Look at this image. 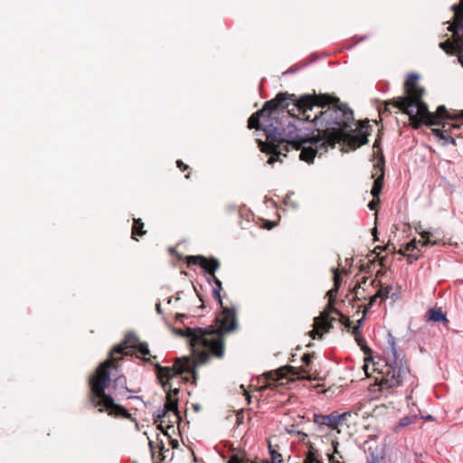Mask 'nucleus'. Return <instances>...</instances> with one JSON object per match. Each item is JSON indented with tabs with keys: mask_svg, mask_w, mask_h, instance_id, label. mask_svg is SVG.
<instances>
[{
	"mask_svg": "<svg viewBox=\"0 0 463 463\" xmlns=\"http://www.w3.org/2000/svg\"><path fill=\"white\" fill-rule=\"evenodd\" d=\"M336 445H337V443H335V444L334 445L335 452H337V450H336Z\"/></svg>",
	"mask_w": 463,
	"mask_h": 463,
	"instance_id": "obj_41",
	"label": "nucleus"
},
{
	"mask_svg": "<svg viewBox=\"0 0 463 463\" xmlns=\"http://www.w3.org/2000/svg\"><path fill=\"white\" fill-rule=\"evenodd\" d=\"M374 167H377L376 171L380 172V175L374 179L371 194L373 196V198H378L383 189L384 172L383 166L380 165L379 164L374 165Z\"/></svg>",
	"mask_w": 463,
	"mask_h": 463,
	"instance_id": "obj_19",
	"label": "nucleus"
},
{
	"mask_svg": "<svg viewBox=\"0 0 463 463\" xmlns=\"http://www.w3.org/2000/svg\"><path fill=\"white\" fill-rule=\"evenodd\" d=\"M175 317H176V320L179 321L182 318L186 317V315H184V314H177Z\"/></svg>",
	"mask_w": 463,
	"mask_h": 463,
	"instance_id": "obj_37",
	"label": "nucleus"
},
{
	"mask_svg": "<svg viewBox=\"0 0 463 463\" xmlns=\"http://www.w3.org/2000/svg\"><path fill=\"white\" fill-rule=\"evenodd\" d=\"M327 317L328 315L325 314V316L321 317L315 318L316 328L310 332V336L313 339L317 338V335H318L319 338L321 337L322 335L320 334L319 330L327 331L330 327L331 325L327 320Z\"/></svg>",
	"mask_w": 463,
	"mask_h": 463,
	"instance_id": "obj_18",
	"label": "nucleus"
},
{
	"mask_svg": "<svg viewBox=\"0 0 463 463\" xmlns=\"http://www.w3.org/2000/svg\"><path fill=\"white\" fill-rule=\"evenodd\" d=\"M228 463H249V460L248 459H245L243 458H241L240 456L238 455H232Z\"/></svg>",
	"mask_w": 463,
	"mask_h": 463,
	"instance_id": "obj_28",
	"label": "nucleus"
},
{
	"mask_svg": "<svg viewBox=\"0 0 463 463\" xmlns=\"http://www.w3.org/2000/svg\"><path fill=\"white\" fill-rule=\"evenodd\" d=\"M314 423L320 428L322 427H328L332 430L336 429L338 427L337 425V420L335 418V412L330 413V414H314Z\"/></svg>",
	"mask_w": 463,
	"mask_h": 463,
	"instance_id": "obj_14",
	"label": "nucleus"
},
{
	"mask_svg": "<svg viewBox=\"0 0 463 463\" xmlns=\"http://www.w3.org/2000/svg\"><path fill=\"white\" fill-rule=\"evenodd\" d=\"M418 249V242L417 241L414 239L412 241H411L410 242H408L406 245H405V248H404V250L405 251H410V252H414L415 250Z\"/></svg>",
	"mask_w": 463,
	"mask_h": 463,
	"instance_id": "obj_27",
	"label": "nucleus"
},
{
	"mask_svg": "<svg viewBox=\"0 0 463 463\" xmlns=\"http://www.w3.org/2000/svg\"><path fill=\"white\" fill-rule=\"evenodd\" d=\"M421 418H423V416H421ZM424 419H425L426 420H428V421H431V420H433V417H432L431 415H428V416L424 417Z\"/></svg>",
	"mask_w": 463,
	"mask_h": 463,
	"instance_id": "obj_38",
	"label": "nucleus"
},
{
	"mask_svg": "<svg viewBox=\"0 0 463 463\" xmlns=\"http://www.w3.org/2000/svg\"><path fill=\"white\" fill-rule=\"evenodd\" d=\"M149 360H150V358H144L145 362H148Z\"/></svg>",
	"mask_w": 463,
	"mask_h": 463,
	"instance_id": "obj_44",
	"label": "nucleus"
},
{
	"mask_svg": "<svg viewBox=\"0 0 463 463\" xmlns=\"http://www.w3.org/2000/svg\"><path fill=\"white\" fill-rule=\"evenodd\" d=\"M176 165L178 168H180L182 171H184L188 168V165H184L181 160L176 161Z\"/></svg>",
	"mask_w": 463,
	"mask_h": 463,
	"instance_id": "obj_34",
	"label": "nucleus"
},
{
	"mask_svg": "<svg viewBox=\"0 0 463 463\" xmlns=\"http://www.w3.org/2000/svg\"><path fill=\"white\" fill-rule=\"evenodd\" d=\"M352 417L351 411H345L341 414L335 412V418L337 420V425L343 424L348 420V419Z\"/></svg>",
	"mask_w": 463,
	"mask_h": 463,
	"instance_id": "obj_25",
	"label": "nucleus"
},
{
	"mask_svg": "<svg viewBox=\"0 0 463 463\" xmlns=\"http://www.w3.org/2000/svg\"><path fill=\"white\" fill-rule=\"evenodd\" d=\"M450 9L454 12L453 23L448 26L454 40L441 42L439 47L448 54L457 53L458 61L463 67V6L460 3L454 4Z\"/></svg>",
	"mask_w": 463,
	"mask_h": 463,
	"instance_id": "obj_8",
	"label": "nucleus"
},
{
	"mask_svg": "<svg viewBox=\"0 0 463 463\" xmlns=\"http://www.w3.org/2000/svg\"><path fill=\"white\" fill-rule=\"evenodd\" d=\"M333 271H334V288H331L328 292H327V295L329 296L330 299L333 298V297L337 293L339 288H340V285H341V276L339 274V272L337 271V269H333Z\"/></svg>",
	"mask_w": 463,
	"mask_h": 463,
	"instance_id": "obj_20",
	"label": "nucleus"
},
{
	"mask_svg": "<svg viewBox=\"0 0 463 463\" xmlns=\"http://www.w3.org/2000/svg\"><path fill=\"white\" fill-rule=\"evenodd\" d=\"M318 457H320L319 452L317 449H315L312 445L309 446L303 463H316L317 461Z\"/></svg>",
	"mask_w": 463,
	"mask_h": 463,
	"instance_id": "obj_21",
	"label": "nucleus"
},
{
	"mask_svg": "<svg viewBox=\"0 0 463 463\" xmlns=\"http://www.w3.org/2000/svg\"><path fill=\"white\" fill-rule=\"evenodd\" d=\"M430 116L432 118L428 117L425 114H418L415 118H420L429 125L431 126H438L440 124L441 119H457V118H462L463 119V110H460L455 114H450L445 106L440 105L437 108V110L435 113L430 112Z\"/></svg>",
	"mask_w": 463,
	"mask_h": 463,
	"instance_id": "obj_13",
	"label": "nucleus"
},
{
	"mask_svg": "<svg viewBox=\"0 0 463 463\" xmlns=\"http://www.w3.org/2000/svg\"><path fill=\"white\" fill-rule=\"evenodd\" d=\"M187 264H194L198 265L204 269L206 273H208L212 279L213 280L215 287L213 289V294L214 298L222 305V298H221V290H222V282L215 276V271L220 267V262L215 258L207 259L204 256L197 255V256H188L187 257Z\"/></svg>",
	"mask_w": 463,
	"mask_h": 463,
	"instance_id": "obj_10",
	"label": "nucleus"
},
{
	"mask_svg": "<svg viewBox=\"0 0 463 463\" xmlns=\"http://www.w3.org/2000/svg\"><path fill=\"white\" fill-rule=\"evenodd\" d=\"M366 463H380V458L377 455L372 454L367 458Z\"/></svg>",
	"mask_w": 463,
	"mask_h": 463,
	"instance_id": "obj_32",
	"label": "nucleus"
},
{
	"mask_svg": "<svg viewBox=\"0 0 463 463\" xmlns=\"http://www.w3.org/2000/svg\"><path fill=\"white\" fill-rule=\"evenodd\" d=\"M175 335L186 337L195 357V361L189 359L195 369V365L203 364L208 361L210 356L218 358L223 356V345L222 339L212 327L211 330L201 327L174 328Z\"/></svg>",
	"mask_w": 463,
	"mask_h": 463,
	"instance_id": "obj_4",
	"label": "nucleus"
},
{
	"mask_svg": "<svg viewBox=\"0 0 463 463\" xmlns=\"http://www.w3.org/2000/svg\"><path fill=\"white\" fill-rule=\"evenodd\" d=\"M180 420H175V418L169 417L166 418V422L164 423V428L165 427L167 430L174 428V424L179 422Z\"/></svg>",
	"mask_w": 463,
	"mask_h": 463,
	"instance_id": "obj_29",
	"label": "nucleus"
},
{
	"mask_svg": "<svg viewBox=\"0 0 463 463\" xmlns=\"http://www.w3.org/2000/svg\"><path fill=\"white\" fill-rule=\"evenodd\" d=\"M419 76L415 73H411L407 76L404 83L406 97H400L392 101H389L387 105L392 104L400 110L409 115L411 118H415L418 114H425L432 118L429 113L428 106L421 100L424 94V90L417 83Z\"/></svg>",
	"mask_w": 463,
	"mask_h": 463,
	"instance_id": "obj_6",
	"label": "nucleus"
},
{
	"mask_svg": "<svg viewBox=\"0 0 463 463\" xmlns=\"http://www.w3.org/2000/svg\"><path fill=\"white\" fill-rule=\"evenodd\" d=\"M391 353L387 359H379L373 363L375 370L382 375L378 383L381 391L401 386L410 374L406 362L397 354L393 339L391 342Z\"/></svg>",
	"mask_w": 463,
	"mask_h": 463,
	"instance_id": "obj_5",
	"label": "nucleus"
},
{
	"mask_svg": "<svg viewBox=\"0 0 463 463\" xmlns=\"http://www.w3.org/2000/svg\"><path fill=\"white\" fill-rule=\"evenodd\" d=\"M392 289V286L381 287L377 292L370 298L368 307L365 308L367 311L369 308L373 307L377 303L380 304L385 299L389 298V294Z\"/></svg>",
	"mask_w": 463,
	"mask_h": 463,
	"instance_id": "obj_16",
	"label": "nucleus"
},
{
	"mask_svg": "<svg viewBox=\"0 0 463 463\" xmlns=\"http://www.w3.org/2000/svg\"><path fill=\"white\" fill-rule=\"evenodd\" d=\"M156 368L157 377L166 392V402L163 408H159L153 413V417L155 422L158 423V427L163 429L164 423L166 422V418L173 417L175 420H181L177 402L179 389L175 386V381L178 382L179 377L184 373H191L195 380L196 371H194L193 363L186 357L177 359L172 368L163 367L158 364L156 365Z\"/></svg>",
	"mask_w": 463,
	"mask_h": 463,
	"instance_id": "obj_3",
	"label": "nucleus"
},
{
	"mask_svg": "<svg viewBox=\"0 0 463 463\" xmlns=\"http://www.w3.org/2000/svg\"><path fill=\"white\" fill-rule=\"evenodd\" d=\"M378 204H379V200L376 198H373L371 202H369L368 207L370 210H376Z\"/></svg>",
	"mask_w": 463,
	"mask_h": 463,
	"instance_id": "obj_31",
	"label": "nucleus"
},
{
	"mask_svg": "<svg viewBox=\"0 0 463 463\" xmlns=\"http://www.w3.org/2000/svg\"><path fill=\"white\" fill-rule=\"evenodd\" d=\"M424 317L426 322H443L444 324H449L446 314L442 312L440 307L430 308Z\"/></svg>",
	"mask_w": 463,
	"mask_h": 463,
	"instance_id": "obj_17",
	"label": "nucleus"
},
{
	"mask_svg": "<svg viewBox=\"0 0 463 463\" xmlns=\"http://www.w3.org/2000/svg\"><path fill=\"white\" fill-rule=\"evenodd\" d=\"M316 463H323L322 460L318 458H317V461H316Z\"/></svg>",
	"mask_w": 463,
	"mask_h": 463,
	"instance_id": "obj_42",
	"label": "nucleus"
},
{
	"mask_svg": "<svg viewBox=\"0 0 463 463\" xmlns=\"http://www.w3.org/2000/svg\"><path fill=\"white\" fill-rule=\"evenodd\" d=\"M128 347L137 349V352H139L144 356L149 354V348L147 344L140 342L134 334L128 333L125 337V341L121 345H116L110 351L109 355L113 357L115 354H127L125 349Z\"/></svg>",
	"mask_w": 463,
	"mask_h": 463,
	"instance_id": "obj_12",
	"label": "nucleus"
},
{
	"mask_svg": "<svg viewBox=\"0 0 463 463\" xmlns=\"http://www.w3.org/2000/svg\"><path fill=\"white\" fill-rule=\"evenodd\" d=\"M362 323H363V318L358 320V325L357 326H361Z\"/></svg>",
	"mask_w": 463,
	"mask_h": 463,
	"instance_id": "obj_39",
	"label": "nucleus"
},
{
	"mask_svg": "<svg viewBox=\"0 0 463 463\" xmlns=\"http://www.w3.org/2000/svg\"><path fill=\"white\" fill-rule=\"evenodd\" d=\"M216 323L218 325V328L211 326L206 329L211 330L213 327L214 332L220 335L222 345L224 346L222 336L223 333L232 332L237 327L235 310L233 308L224 307L223 310L217 316Z\"/></svg>",
	"mask_w": 463,
	"mask_h": 463,
	"instance_id": "obj_11",
	"label": "nucleus"
},
{
	"mask_svg": "<svg viewBox=\"0 0 463 463\" xmlns=\"http://www.w3.org/2000/svg\"><path fill=\"white\" fill-rule=\"evenodd\" d=\"M156 309L158 314H162V308L160 303H156Z\"/></svg>",
	"mask_w": 463,
	"mask_h": 463,
	"instance_id": "obj_36",
	"label": "nucleus"
},
{
	"mask_svg": "<svg viewBox=\"0 0 463 463\" xmlns=\"http://www.w3.org/2000/svg\"><path fill=\"white\" fill-rule=\"evenodd\" d=\"M460 128H461L460 125L453 124V125H451L449 131L447 129H444V130L434 129L433 132L436 137H439L440 139H443L446 144L450 143V144L455 145L456 140H455L454 137L459 136V134H458L456 131L458 129H459Z\"/></svg>",
	"mask_w": 463,
	"mask_h": 463,
	"instance_id": "obj_15",
	"label": "nucleus"
},
{
	"mask_svg": "<svg viewBox=\"0 0 463 463\" xmlns=\"http://www.w3.org/2000/svg\"><path fill=\"white\" fill-rule=\"evenodd\" d=\"M294 94L280 92L270 100L264 103L263 108L251 115L248 120L249 128L262 130L266 141L258 139L261 152L269 155L268 164L281 162V156L286 157V152L291 146L301 150L299 158L307 163L313 162L316 156H322L328 147H335L336 143L346 136L350 123L354 120L352 109L345 104H341L337 98L332 97V101L314 115L315 127L317 134L302 133L295 125L288 123L285 128L279 119V109H288V99Z\"/></svg>",
	"mask_w": 463,
	"mask_h": 463,
	"instance_id": "obj_1",
	"label": "nucleus"
},
{
	"mask_svg": "<svg viewBox=\"0 0 463 463\" xmlns=\"http://www.w3.org/2000/svg\"><path fill=\"white\" fill-rule=\"evenodd\" d=\"M353 333L355 335H357L360 333V326H354V329H353Z\"/></svg>",
	"mask_w": 463,
	"mask_h": 463,
	"instance_id": "obj_35",
	"label": "nucleus"
},
{
	"mask_svg": "<svg viewBox=\"0 0 463 463\" xmlns=\"http://www.w3.org/2000/svg\"><path fill=\"white\" fill-rule=\"evenodd\" d=\"M314 354H304L301 357V361L304 364L303 366L295 367L291 365H285L280 367L275 372H269L267 374L270 377L272 381L279 382L283 379L288 381H295V380H307L313 381L317 378L312 376L311 372V362L314 359Z\"/></svg>",
	"mask_w": 463,
	"mask_h": 463,
	"instance_id": "obj_9",
	"label": "nucleus"
},
{
	"mask_svg": "<svg viewBox=\"0 0 463 463\" xmlns=\"http://www.w3.org/2000/svg\"><path fill=\"white\" fill-rule=\"evenodd\" d=\"M420 234L421 238L423 239V241H417L418 246L420 245L421 247H426L429 245H436L438 243L437 240L432 241L430 239L431 233L430 232L423 231V232H420Z\"/></svg>",
	"mask_w": 463,
	"mask_h": 463,
	"instance_id": "obj_22",
	"label": "nucleus"
},
{
	"mask_svg": "<svg viewBox=\"0 0 463 463\" xmlns=\"http://www.w3.org/2000/svg\"><path fill=\"white\" fill-rule=\"evenodd\" d=\"M292 105L294 108L291 109L292 111H298V119H303L308 122H311L315 125L314 115L317 111H320L321 109H325L326 105L332 101V96L328 94L323 95H303L298 99H296V96L291 97L288 99V104Z\"/></svg>",
	"mask_w": 463,
	"mask_h": 463,
	"instance_id": "obj_7",
	"label": "nucleus"
},
{
	"mask_svg": "<svg viewBox=\"0 0 463 463\" xmlns=\"http://www.w3.org/2000/svg\"><path fill=\"white\" fill-rule=\"evenodd\" d=\"M399 253L404 255V251L402 250H400Z\"/></svg>",
	"mask_w": 463,
	"mask_h": 463,
	"instance_id": "obj_43",
	"label": "nucleus"
},
{
	"mask_svg": "<svg viewBox=\"0 0 463 463\" xmlns=\"http://www.w3.org/2000/svg\"><path fill=\"white\" fill-rule=\"evenodd\" d=\"M167 303H168V304H171V303H172V298H168Z\"/></svg>",
	"mask_w": 463,
	"mask_h": 463,
	"instance_id": "obj_40",
	"label": "nucleus"
},
{
	"mask_svg": "<svg viewBox=\"0 0 463 463\" xmlns=\"http://www.w3.org/2000/svg\"><path fill=\"white\" fill-rule=\"evenodd\" d=\"M367 142V137L364 133H361L359 137V145H364Z\"/></svg>",
	"mask_w": 463,
	"mask_h": 463,
	"instance_id": "obj_33",
	"label": "nucleus"
},
{
	"mask_svg": "<svg viewBox=\"0 0 463 463\" xmlns=\"http://www.w3.org/2000/svg\"><path fill=\"white\" fill-rule=\"evenodd\" d=\"M417 420H418V416L416 414L404 416V417L401 418L399 424L396 427V430L411 425V424L415 423L417 421Z\"/></svg>",
	"mask_w": 463,
	"mask_h": 463,
	"instance_id": "obj_23",
	"label": "nucleus"
},
{
	"mask_svg": "<svg viewBox=\"0 0 463 463\" xmlns=\"http://www.w3.org/2000/svg\"><path fill=\"white\" fill-rule=\"evenodd\" d=\"M420 258V254L419 253H415V252H410V254L407 255V260L409 263H413L414 261H416L418 259Z\"/></svg>",
	"mask_w": 463,
	"mask_h": 463,
	"instance_id": "obj_30",
	"label": "nucleus"
},
{
	"mask_svg": "<svg viewBox=\"0 0 463 463\" xmlns=\"http://www.w3.org/2000/svg\"><path fill=\"white\" fill-rule=\"evenodd\" d=\"M270 458L273 463H282V455L269 448Z\"/></svg>",
	"mask_w": 463,
	"mask_h": 463,
	"instance_id": "obj_26",
	"label": "nucleus"
},
{
	"mask_svg": "<svg viewBox=\"0 0 463 463\" xmlns=\"http://www.w3.org/2000/svg\"><path fill=\"white\" fill-rule=\"evenodd\" d=\"M144 223L140 219H134L132 227V238L136 239L137 235H143L146 232L143 231Z\"/></svg>",
	"mask_w": 463,
	"mask_h": 463,
	"instance_id": "obj_24",
	"label": "nucleus"
},
{
	"mask_svg": "<svg viewBox=\"0 0 463 463\" xmlns=\"http://www.w3.org/2000/svg\"><path fill=\"white\" fill-rule=\"evenodd\" d=\"M115 361L116 358L109 355V358L101 363L95 373L90 376V402L92 407L99 408V412L107 411L109 415L128 416L124 407L115 403L114 396H123L134 391L127 387V379L124 375H118Z\"/></svg>",
	"mask_w": 463,
	"mask_h": 463,
	"instance_id": "obj_2",
	"label": "nucleus"
}]
</instances>
